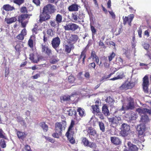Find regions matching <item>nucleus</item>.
Masks as SVG:
<instances>
[{"label": "nucleus", "mask_w": 151, "mask_h": 151, "mask_svg": "<svg viewBox=\"0 0 151 151\" xmlns=\"http://www.w3.org/2000/svg\"><path fill=\"white\" fill-rule=\"evenodd\" d=\"M35 40V35H32L31 36L29 39L28 43L29 46L31 48H32L33 46V42Z\"/></svg>", "instance_id": "obj_21"}, {"label": "nucleus", "mask_w": 151, "mask_h": 151, "mask_svg": "<svg viewBox=\"0 0 151 151\" xmlns=\"http://www.w3.org/2000/svg\"><path fill=\"white\" fill-rule=\"evenodd\" d=\"M24 36L21 33L17 36V38L18 40H22L24 39Z\"/></svg>", "instance_id": "obj_56"}, {"label": "nucleus", "mask_w": 151, "mask_h": 151, "mask_svg": "<svg viewBox=\"0 0 151 151\" xmlns=\"http://www.w3.org/2000/svg\"><path fill=\"white\" fill-rule=\"evenodd\" d=\"M72 19L73 20L72 21L74 22H77V14L76 13H75L74 14H72Z\"/></svg>", "instance_id": "obj_44"}, {"label": "nucleus", "mask_w": 151, "mask_h": 151, "mask_svg": "<svg viewBox=\"0 0 151 151\" xmlns=\"http://www.w3.org/2000/svg\"><path fill=\"white\" fill-rule=\"evenodd\" d=\"M67 113L66 114H68L69 116H72L73 115H76V111L73 109H70L69 110H67Z\"/></svg>", "instance_id": "obj_31"}, {"label": "nucleus", "mask_w": 151, "mask_h": 151, "mask_svg": "<svg viewBox=\"0 0 151 151\" xmlns=\"http://www.w3.org/2000/svg\"><path fill=\"white\" fill-rule=\"evenodd\" d=\"M137 111L140 114H145L146 113H148L151 115V110L146 108L140 109L138 108L137 109Z\"/></svg>", "instance_id": "obj_16"}, {"label": "nucleus", "mask_w": 151, "mask_h": 151, "mask_svg": "<svg viewBox=\"0 0 151 151\" xmlns=\"http://www.w3.org/2000/svg\"><path fill=\"white\" fill-rule=\"evenodd\" d=\"M64 28L66 30L75 31L78 29H80L81 28L75 23H70L66 24V25L64 26Z\"/></svg>", "instance_id": "obj_2"}, {"label": "nucleus", "mask_w": 151, "mask_h": 151, "mask_svg": "<svg viewBox=\"0 0 151 151\" xmlns=\"http://www.w3.org/2000/svg\"><path fill=\"white\" fill-rule=\"evenodd\" d=\"M88 66L89 67V68H91V67H92L95 69V67L96 66V64L95 63H90L89 65Z\"/></svg>", "instance_id": "obj_59"}, {"label": "nucleus", "mask_w": 151, "mask_h": 151, "mask_svg": "<svg viewBox=\"0 0 151 151\" xmlns=\"http://www.w3.org/2000/svg\"><path fill=\"white\" fill-rule=\"evenodd\" d=\"M78 22H84V18L85 17L84 14L82 12H80L78 15Z\"/></svg>", "instance_id": "obj_30"}, {"label": "nucleus", "mask_w": 151, "mask_h": 151, "mask_svg": "<svg viewBox=\"0 0 151 151\" xmlns=\"http://www.w3.org/2000/svg\"><path fill=\"white\" fill-rule=\"evenodd\" d=\"M58 61V59H54L51 60L50 61V62L52 64H55L57 63Z\"/></svg>", "instance_id": "obj_58"}, {"label": "nucleus", "mask_w": 151, "mask_h": 151, "mask_svg": "<svg viewBox=\"0 0 151 151\" xmlns=\"http://www.w3.org/2000/svg\"><path fill=\"white\" fill-rule=\"evenodd\" d=\"M120 134L123 137L127 136L129 133L130 128L127 124L124 123L121 127Z\"/></svg>", "instance_id": "obj_1"}, {"label": "nucleus", "mask_w": 151, "mask_h": 151, "mask_svg": "<svg viewBox=\"0 0 151 151\" xmlns=\"http://www.w3.org/2000/svg\"><path fill=\"white\" fill-rule=\"evenodd\" d=\"M70 39L71 41L76 42L78 40V37L76 35H72L70 37Z\"/></svg>", "instance_id": "obj_37"}, {"label": "nucleus", "mask_w": 151, "mask_h": 151, "mask_svg": "<svg viewBox=\"0 0 151 151\" xmlns=\"http://www.w3.org/2000/svg\"><path fill=\"white\" fill-rule=\"evenodd\" d=\"M92 108L93 110L92 112L94 114H97V113H99V112H100L99 106L97 104L94 106H92Z\"/></svg>", "instance_id": "obj_26"}, {"label": "nucleus", "mask_w": 151, "mask_h": 151, "mask_svg": "<svg viewBox=\"0 0 151 151\" xmlns=\"http://www.w3.org/2000/svg\"><path fill=\"white\" fill-rule=\"evenodd\" d=\"M55 9L54 6L49 4L44 7L43 9V12L44 13L51 14L54 12Z\"/></svg>", "instance_id": "obj_3"}, {"label": "nucleus", "mask_w": 151, "mask_h": 151, "mask_svg": "<svg viewBox=\"0 0 151 151\" xmlns=\"http://www.w3.org/2000/svg\"><path fill=\"white\" fill-rule=\"evenodd\" d=\"M99 125L100 130L103 132L105 131V127L104 124L102 122H99Z\"/></svg>", "instance_id": "obj_43"}, {"label": "nucleus", "mask_w": 151, "mask_h": 151, "mask_svg": "<svg viewBox=\"0 0 151 151\" xmlns=\"http://www.w3.org/2000/svg\"><path fill=\"white\" fill-rule=\"evenodd\" d=\"M24 0H14L13 2L18 5H20L24 2Z\"/></svg>", "instance_id": "obj_47"}, {"label": "nucleus", "mask_w": 151, "mask_h": 151, "mask_svg": "<svg viewBox=\"0 0 151 151\" xmlns=\"http://www.w3.org/2000/svg\"><path fill=\"white\" fill-rule=\"evenodd\" d=\"M128 84V89L131 88L134 86V83L132 82H129L127 81Z\"/></svg>", "instance_id": "obj_49"}, {"label": "nucleus", "mask_w": 151, "mask_h": 151, "mask_svg": "<svg viewBox=\"0 0 151 151\" xmlns=\"http://www.w3.org/2000/svg\"><path fill=\"white\" fill-rule=\"evenodd\" d=\"M40 22H41L43 21L47 20L51 18V16L48 14L44 13L42 14H41L40 15Z\"/></svg>", "instance_id": "obj_11"}, {"label": "nucleus", "mask_w": 151, "mask_h": 151, "mask_svg": "<svg viewBox=\"0 0 151 151\" xmlns=\"http://www.w3.org/2000/svg\"><path fill=\"white\" fill-rule=\"evenodd\" d=\"M65 51L68 53L70 52L71 50H70L69 46L68 45H65Z\"/></svg>", "instance_id": "obj_54"}, {"label": "nucleus", "mask_w": 151, "mask_h": 151, "mask_svg": "<svg viewBox=\"0 0 151 151\" xmlns=\"http://www.w3.org/2000/svg\"><path fill=\"white\" fill-rule=\"evenodd\" d=\"M77 111L78 112V114L80 116L82 117L83 116H84L85 111L83 109H81L80 107L78 108Z\"/></svg>", "instance_id": "obj_36"}, {"label": "nucleus", "mask_w": 151, "mask_h": 151, "mask_svg": "<svg viewBox=\"0 0 151 151\" xmlns=\"http://www.w3.org/2000/svg\"><path fill=\"white\" fill-rule=\"evenodd\" d=\"M134 108V105L133 103L129 102L127 105H126L125 104H124L122 106V108L119 109V110L122 111L124 110L125 109H132Z\"/></svg>", "instance_id": "obj_12"}, {"label": "nucleus", "mask_w": 151, "mask_h": 151, "mask_svg": "<svg viewBox=\"0 0 151 151\" xmlns=\"http://www.w3.org/2000/svg\"><path fill=\"white\" fill-rule=\"evenodd\" d=\"M109 120L112 124L114 125L115 126L119 125L121 122V119L119 116H116L111 118H109Z\"/></svg>", "instance_id": "obj_4"}, {"label": "nucleus", "mask_w": 151, "mask_h": 151, "mask_svg": "<svg viewBox=\"0 0 151 151\" xmlns=\"http://www.w3.org/2000/svg\"><path fill=\"white\" fill-rule=\"evenodd\" d=\"M134 17V15L133 14H130L128 17H125L124 18L123 17V23L124 24H126L127 23L130 26L131 25V22Z\"/></svg>", "instance_id": "obj_7"}, {"label": "nucleus", "mask_w": 151, "mask_h": 151, "mask_svg": "<svg viewBox=\"0 0 151 151\" xmlns=\"http://www.w3.org/2000/svg\"><path fill=\"white\" fill-rule=\"evenodd\" d=\"M28 21H25V22H20L21 23L22 26L23 27H26L27 24L28 23Z\"/></svg>", "instance_id": "obj_61"}, {"label": "nucleus", "mask_w": 151, "mask_h": 151, "mask_svg": "<svg viewBox=\"0 0 151 151\" xmlns=\"http://www.w3.org/2000/svg\"><path fill=\"white\" fill-rule=\"evenodd\" d=\"M103 113L106 116L110 115V114L108 107L106 105L103 106L102 108Z\"/></svg>", "instance_id": "obj_24"}, {"label": "nucleus", "mask_w": 151, "mask_h": 151, "mask_svg": "<svg viewBox=\"0 0 151 151\" xmlns=\"http://www.w3.org/2000/svg\"><path fill=\"white\" fill-rule=\"evenodd\" d=\"M120 88L121 89H123L126 90L128 89V84L127 81L124 83L122 85L120 86Z\"/></svg>", "instance_id": "obj_41"}, {"label": "nucleus", "mask_w": 151, "mask_h": 151, "mask_svg": "<svg viewBox=\"0 0 151 151\" xmlns=\"http://www.w3.org/2000/svg\"><path fill=\"white\" fill-rule=\"evenodd\" d=\"M61 99L63 101H67L70 99V96H64L61 98Z\"/></svg>", "instance_id": "obj_52"}, {"label": "nucleus", "mask_w": 151, "mask_h": 151, "mask_svg": "<svg viewBox=\"0 0 151 151\" xmlns=\"http://www.w3.org/2000/svg\"><path fill=\"white\" fill-rule=\"evenodd\" d=\"M17 134L18 138L22 139H23L26 136L25 133L20 131L18 132Z\"/></svg>", "instance_id": "obj_34"}, {"label": "nucleus", "mask_w": 151, "mask_h": 151, "mask_svg": "<svg viewBox=\"0 0 151 151\" xmlns=\"http://www.w3.org/2000/svg\"><path fill=\"white\" fill-rule=\"evenodd\" d=\"M63 17L62 15L58 14H57L55 17V20L60 24L62 22Z\"/></svg>", "instance_id": "obj_32"}, {"label": "nucleus", "mask_w": 151, "mask_h": 151, "mask_svg": "<svg viewBox=\"0 0 151 151\" xmlns=\"http://www.w3.org/2000/svg\"><path fill=\"white\" fill-rule=\"evenodd\" d=\"M90 58H92L93 61L96 62L98 64L99 62V59L98 57L96 55L94 51H92Z\"/></svg>", "instance_id": "obj_23"}, {"label": "nucleus", "mask_w": 151, "mask_h": 151, "mask_svg": "<svg viewBox=\"0 0 151 151\" xmlns=\"http://www.w3.org/2000/svg\"><path fill=\"white\" fill-rule=\"evenodd\" d=\"M45 137L46 139L47 140H48L50 142L52 143H54L55 142V141L54 140H53V139L50 137Z\"/></svg>", "instance_id": "obj_57"}, {"label": "nucleus", "mask_w": 151, "mask_h": 151, "mask_svg": "<svg viewBox=\"0 0 151 151\" xmlns=\"http://www.w3.org/2000/svg\"><path fill=\"white\" fill-rule=\"evenodd\" d=\"M17 19L15 17H13L9 18H6L5 21L8 24H10L15 22Z\"/></svg>", "instance_id": "obj_27"}, {"label": "nucleus", "mask_w": 151, "mask_h": 151, "mask_svg": "<svg viewBox=\"0 0 151 151\" xmlns=\"http://www.w3.org/2000/svg\"><path fill=\"white\" fill-rule=\"evenodd\" d=\"M106 101L107 103L112 105L114 102V100L111 97H109L106 99Z\"/></svg>", "instance_id": "obj_42"}, {"label": "nucleus", "mask_w": 151, "mask_h": 151, "mask_svg": "<svg viewBox=\"0 0 151 151\" xmlns=\"http://www.w3.org/2000/svg\"><path fill=\"white\" fill-rule=\"evenodd\" d=\"M86 50L85 48L81 52V54L80 55V58L79 59V60H80L81 58H83V63L84 64V62H85V60L86 57Z\"/></svg>", "instance_id": "obj_29"}, {"label": "nucleus", "mask_w": 151, "mask_h": 151, "mask_svg": "<svg viewBox=\"0 0 151 151\" xmlns=\"http://www.w3.org/2000/svg\"><path fill=\"white\" fill-rule=\"evenodd\" d=\"M49 23L51 27L55 28L58 27L59 26V24L55 19L50 20Z\"/></svg>", "instance_id": "obj_22"}, {"label": "nucleus", "mask_w": 151, "mask_h": 151, "mask_svg": "<svg viewBox=\"0 0 151 151\" xmlns=\"http://www.w3.org/2000/svg\"><path fill=\"white\" fill-rule=\"evenodd\" d=\"M45 50H46V53L48 56L50 55H52V51L51 50L48 48L45 45H42V52H45Z\"/></svg>", "instance_id": "obj_18"}, {"label": "nucleus", "mask_w": 151, "mask_h": 151, "mask_svg": "<svg viewBox=\"0 0 151 151\" xmlns=\"http://www.w3.org/2000/svg\"><path fill=\"white\" fill-rule=\"evenodd\" d=\"M90 29L92 32V37H93L94 35L96 34V30L93 26L92 25L91 23L90 24Z\"/></svg>", "instance_id": "obj_39"}, {"label": "nucleus", "mask_w": 151, "mask_h": 151, "mask_svg": "<svg viewBox=\"0 0 151 151\" xmlns=\"http://www.w3.org/2000/svg\"><path fill=\"white\" fill-rule=\"evenodd\" d=\"M62 133L60 132H55V133H54L52 134V136L53 137H55V138H58L59 137V136H61L62 135Z\"/></svg>", "instance_id": "obj_45"}, {"label": "nucleus", "mask_w": 151, "mask_h": 151, "mask_svg": "<svg viewBox=\"0 0 151 151\" xmlns=\"http://www.w3.org/2000/svg\"><path fill=\"white\" fill-rule=\"evenodd\" d=\"M47 34L51 36L53 35V31L51 29H48L47 31Z\"/></svg>", "instance_id": "obj_55"}, {"label": "nucleus", "mask_w": 151, "mask_h": 151, "mask_svg": "<svg viewBox=\"0 0 151 151\" xmlns=\"http://www.w3.org/2000/svg\"><path fill=\"white\" fill-rule=\"evenodd\" d=\"M108 12L110 14V15L112 19H115L116 18V15L112 11H108Z\"/></svg>", "instance_id": "obj_53"}, {"label": "nucleus", "mask_w": 151, "mask_h": 151, "mask_svg": "<svg viewBox=\"0 0 151 151\" xmlns=\"http://www.w3.org/2000/svg\"><path fill=\"white\" fill-rule=\"evenodd\" d=\"M142 83L143 88L145 93H147L148 92V87L149 85V81L147 76H145L143 78Z\"/></svg>", "instance_id": "obj_6"}, {"label": "nucleus", "mask_w": 151, "mask_h": 151, "mask_svg": "<svg viewBox=\"0 0 151 151\" xmlns=\"http://www.w3.org/2000/svg\"><path fill=\"white\" fill-rule=\"evenodd\" d=\"M0 145L1 147L4 148L6 147L5 141L4 139H1L0 142Z\"/></svg>", "instance_id": "obj_48"}, {"label": "nucleus", "mask_w": 151, "mask_h": 151, "mask_svg": "<svg viewBox=\"0 0 151 151\" xmlns=\"http://www.w3.org/2000/svg\"><path fill=\"white\" fill-rule=\"evenodd\" d=\"M115 55V54L112 52L111 54L108 56L109 60V62L111 61Z\"/></svg>", "instance_id": "obj_51"}, {"label": "nucleus", "mask_w": 151, "mask_h": 151, "mask_svg": "<svg viewBox=\"0 0 151 151\" xmlns=\"http://www.w3.org/2000/svg\"><path fill=\"white\" fill-rule=\"evenodd\" d=\"M21 12L22 13H24L27 12V9L25 7H22L21 9Z\"/></svg>", "instance_id": "obj_60"}, {"label": "nucleus", "mask_w": 151, "mask_h": 151, "mask_svg": "<svg viewBox=\"0 0 151 151\" xmlns=\"http://www.w3.org/2000/svg\"><path fill=\"white\" fill-rule=\"evenodd\" d=\"M87 132L90 137L92 136L95 137L97 134L96 131L95 129L91 127H90L88 128L87 130Z\"/></svg>", "instance_id": "obj_13"}, {"label": "nucleus", "mask_w": 151, "mask_h": 151, "mask_svg": "<svg viewBox=\"0 0 151 151\" xmlns=\"http://www.w3.org/2000/svg\"><path fill=\"white\" fill-rule=\"evenodd\" d=\"M32 16V14H22L19 17L18 21L19 22H22L25 20H26V21H27V20H28L29 18L30 17Z\"/></svg>", "instance_id": "obj_14"}, {"label": "nucleus", "mask_w": 151, "mask_h": 151, "mask_svg": "<svg viewBox=\"0 0 151 151\" xmlns=\"http://www.w3.org/2000/svg\"><path fill=\"white\" fill-rule=\"evenodd\" d=\"M25 149L27 151H32L31 149L30 146L28 145H26L25 146Z\"/></svg>", "instance_id": "obj_64"}, {"label": "nucleus", "mask_w": 151, "mask_h": 151, "mask_svg": "<svg viewBox=\"0 0 151 151\" xmlns=\"http://www.w3.org/2000/svg\"><path fill=\"white\" fill-rule=\"evenodd\" d=\"M60 42V40L58 37L54 38L51 42L52 47L56 50V48L59 46Z\"/></svg>", "instance_id": "obj_8"}, {"label": "nucleus", "mask_w": 151, "mask_h": 151, "mask_svg": "<svg viewBox=\"0 0 151 151\" xmlns=\"http://www.w3.org/2000/svg\"><path fill=\"white\" fill-rule=\"evenodd\" d=\"M96 114L97 115L100 119H104V117L103 115L101 114V113L100 111L99 112V113H98Z\"/></svg>", "instance_id": "obj_62"}, {"label": "nucleus", "mask_w": 151, "mask_h": 151, "mask_svg": "<svg viewBox=\"0 0 151 151\" xmlns=\"http://www.w3.org/2000/svg\"><path fill=\"white\" fill-rule=\"evenodd\" d=\"M65 124L62 122H57L55 124V132H60L62 133L63 130L65 129Z\"/></svg>", "instance_id": "obj_5"}, {"label": "nucleus", "mask_w": 151, "mask_h": 151, "mask_svg": "<svg viewBox=\"0 0 151 151\" xmlns=\"http://www.w3.org/2000/svg\"><path fill=\"white\" fill-rule=\"evenodd\" d=\"M138 117L137 114L135 112H133L131 114L129 117L130 120H135Z\"/></svg>", "instance_id": "obj_33"}, {"label": "nucleus", "mask_w": 151, "mask_h": 151, "mask_svg": "<svg viewBox=\"0 0 151 151\" xmlns=\"http://www.w3.org/2000/svg\"><path fill=\"white\" fill-rule=\"evenodd\" d=\"M145 126L143 124H140L137 126V130L138 132L139 135H142L145 131Z\"/></svg>", "instance_id": "obj_10"}, {"label": "nucleus", "mask_w": 151, "mask_h": 151, "mask_svg": "<svg viewBox=\"0 0 151 151\" xmlns=\"http://www.w3.org/2000/svg\"><path fill=\"white\" fill-rule=\"evenodd\" d=\"M127 145L130 151H138V148L136 145H133L130 142H128Z\"/></svg>", "instance_id": "obj_20"}, {"label": "nucleus", "mask_w": 151, "mask_h": 151, "mask_svg": "<svg viewBox=\"0 0 151 151\" xmlns=\"http://www.w3.org/2000/svg\"><path fill=\"white\" fill-rule=\"evenodd\" d=\"M74 133H66L65 135L67 137L68 140L72 144H74L75 143V140L73 138V135Z\"/></svg>", "instance_id": "obj_15"}, {"label": "nucleus", "mask_w": 151, "mask_h": 151, "mask_svg": "<svg viewBox=\"0 0 151 151\" xmlns=\"http://www.w3.org/2000/svg\"><path fill=\"white\" fill-rule=\"evenodd\" d=\"M116 75L117 76L116 77L111 78L110 80L115 81L116 80L122 79L124 76V73L122 71L117 72L116 74Z\"/></svg>", "instance_id": "obj_17"}, {"label": "nucleus", "mask_w": 151, "mask_h": 151, "mask_svg": "<svg viewBox=\"0 0 151 151\" xmlns=\"http://www.w3.org/2000/svg\"><path fill=\"white\" fill-rule=\"evenodd\" d=\"M9 68H6L5 70V77H7L8 75H9Z\"/></svg>", "instance_id": "obj_63"}, {"label": "nucleus", "mask_w": 151, "mask_h": 151, "mask_svg": "<svg viewBox=\"0 0 151 151\" xmlns=\"http://www.w3.org/2000/svg\"><path fill=\"white\" fill-rule=\"evenodd\" d=\"M111 142L114 145H119L121 143L119 139L115 137H111Z\"/></svg>", "instance_id": "obj_19"}, {"label": "nucleus", "mask_w": 151, "mask_h": 151, "mask_svg": "<svg viewBox=\"0 0 151 151\" xmlns=\"http://www.w3.org/2000/svg\"><path fill=\"white\" fill-rule=\"evenodd\" d=\"M41 126L44 132L47 131L48 129V126L44 122L41 123Z\"/></svg>", "instance_id": "obj_40"}, {"label": "nucleus", "mask_w": 151, "mask_h": 151, "mask_svg": "<svg viewBox=\"0 0 151 151\" xmlns=\"http://www.w3.org/2000/svg\"><path fill=\"white\" fill-rule=\"evenodd\" d=\"M114 74V72L111 73L109 74L107 76H103L100 80V81L101 83H102L104 81V80H106L108 78H109L112 75Z\"/></svg>", "instance_id": "obj_35"}, {"label": "nucleus", "mask_w": 151, "mask_h": 151, "mask_svg": "<svg viewBox=\"0 0 151 151\" xmlns=\"http://www.w3.org/2000/svg\"><path fill=\"white\" fill-rule=\"evenodd\" d=\"M3 8L4 9L7 11H12L14 9V8L13 6H11L9 4L4 5Z\"/></svg>", "instance_id": "obj_28"}, {"label": "nucleus", "mask_w": 151, "mask_h": 151, "mask_svg": "<svg viewBox=\"0 0 151 151\" xmlns=\"http://www.w3.org/2000/svg\"><path fill=\"white\" fill-rule=\"evenodd\" d=\"M75 79L73 76H70L68 78V81L69 82L73 83Z\"/></svg>", "instance_id": "obj_50"}, {"label": "nucleus", "mask_w": 151, "mask_h": 151, "mask_svg": "<svg viewBox=\"0 0 151 151\" xmlns=\"http://www.w3.org/2000/svg\"><path fill=\"white\" fill-rule=\"evenodd\" d=\"M82 143L85 146H88L90 147H93L95 146V144L93 143L89 142L88 140L86 137L81 138Z\"/></svg>", "instance_id": "obj_9"}, {"label": "nucleus", "mask_w": 151, "mask_h": 151, "mask_svg": "<svg viewBox=\"0 0 151 151\" xmlns=\"http://www.w3.org/2000/svg\"><path fill=\"white\" fill-rule=\"evenodd\" d=\"M68 9L70 11H77L78 6L76 4H73L68 7Z\"/></svg>", "instance_id": "obj_25"}, {"label": "nucleus", "mask_w": 151, "mask_h": 151, "mask_svg": "<svg viewBox=\"0 0 151 151\" xmlns=\"http://www.w3.org/2000/svg\"><path fill=\"white\" fill-rule=\"evenodd\" d=\"M144 115L142 116L141 118V121L143 122H147L149 119L148 117L147 116L145 115L144 114Z\"/></svg>", "instance_id": "obj_38"}, {"label": "nucleus", "mask_w": 151, "mask_h": 151, "mask_svg": "<svg viewBox=\"0 0 151 151\" xmlns=\"http://www.w3.org/2000/svg\"><path fill=\"white\" fill-rule=\"evenodd\" d=\"M74 123L72 122L71 123V124L68 130V132L66 133H74V132L72 131H71V129L73 127L74 125Z\"/></svg>", "instance_id": "obj_46"}]
</instances>
